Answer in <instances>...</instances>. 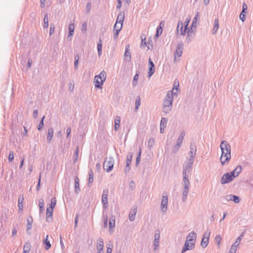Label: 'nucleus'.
I'll list each match as a JSON object with an SVG mask.
<instances>
[{
  "instance_id": "nucleus-62",
  "label": "nucleus",
  "mask_w": 253,
  "mask_h": 253,
  "mask_svg": "<svg viewBox=\"0 0 253 253\" xmlns=\"http://www.w3.org/2000/svg\"><path fill=\"white\" fill-rule=\"evenodd\" d=\"M221 240V237L219 235H216L215 237V240L217 242L218 245L219 244Z\"/></svg>"
},
{
  "instance_id": "nucleus-7",
  "label": "nucleus",
  "mask_w": 253,
  "mask_h": 253,
  "mask_svg": "<svg viewBox=\"0 0 253 253\" xmlns=\"http://www.w3.org/2000/svg\"><path fill=\"white\" fill-rule=\"evenodd\" d=\"M168 197L167 196L162 195L161 203V210L163 213H165L168 210Z\"/></svg>"
},
{
  "instance_id": "nucleus-22",
  "label": "nucleus",
  "mask_w": 253,
  "mask_h": 253,
  "mask_svg": "<svg viewBox=\"0 0 253 253\" xmlns=\"http://www.w3.org/2000/svg\"><path fill=\"white\" fill-rule=\"evenodd\" d=\"M184 136L185 132L184 131H183L181 132L180 136L177 140L176 144L177 146H180L181 145Z\"/></svg>"
},
{
  "instance_id": "nucleus-28",
  "label": "nucleus",
  "mask_w": 253,
  "mask_h": 253,
  "mask_svg": "<svg viewBox=\"0 0 253 253\" xmlns=\"http://www.w3.org/2000/svg\"><path fill=\"white\" fill-rule=\"evenodd\" d=\"M183 182L184 188L189 189L190 182L188 178H183Z\"/></svg>"
},
{
  "instance_id": "nucleus-61",
  "label": "nucleus",
  "mask_w": 253,
  "mask_h": 253,
  "mask_svg": "<svg viewBox=\"0 0 253 253\" xmlns=\"http://www.w3.org/2000/svg\"><path fill=\"white\" fill-rule=\"evenodd\" d=\"M129 165H127V164H126V166L125 167L124 171L126 174L129 171V170L130 169V167H129Z\"/></svg>"
},
{
  "instance_id": "nucleus-34",
  "label": "nucleus",
  "mask_w": 253,
  "mask_h": 253,
  "mask_svg": "<svg viewBox=\"0 0 253 253\" xmlns=\"http://www.w3.org/2000/svg\"><path fill=\"white\" fill-rule=\"evenodd\" d=\"M102 41L100 39L99 40V42L97 44V50H98V54L99 56H100L102 54Z\"/></svg>"
},
{
  "instance_id": "nucleus-9",
  "label": "nucleus",
  "mask_w": 253,
  "mask_h": 253,
  "mask_svg": "<svg viewBox=\"0 0 253 253\" xmlns=\"http://www.w3.org/2000/svg\"><path fill=\"white\" fill-rule=\"evenodd\" d=\"M183 49V43L182 41L179 42L177 45L176 51L174 53V62H176V57H180L182 54Z\"/></svg>"
},
{
  "instance_id": "nucleus-50",
  "label": "nucleus",
  "mask_w": 253,
  "mask_h": 253,
  "mask_svg": "<svg viewBox=\"0 0 253 253\" xmlns=\"http://www.w3.org/2000/svg\"><path fill=\"white\" fill-rule=\"evenodd\" d=\"M39 205L40 210H41V211H42L44 209V201H43V199H40Z\"/></svg>"
},
{
  "instance_id": "nucleus-26",
  "label": "nucleus",
  "mask_w": 253,
  "mask_h": 253,
  "mask_svg": "<svg viewBox=\"0 0 253 253\" xmlns=\"http://www.w3.org/2000/svg\"><path fill=\"white\" fill-rule=\"evenodd\" d=\"M115 126L114 128L115 130H117L120 126V117L117 116L114 120Z\"/></svg>"
},
{
  "instance_id": "nucleus-19",
  "label": "nucleus",
  "mask_w": 253,
  "mask_h": 253,
  "mask_svg": "<svg viewBox=\"0 0 253 253\" xmlns=\"http://www.w3.org/2000/svg\"><path fill=\"white\" fill-rule=\"evenodd\" d=\"M125 18V13L124 12H120L117 17L116 23L123 24Z\"/></svg>"
},
{
  "instance_id": "nucleus-10",
  "label": "nucleus",
  "mask_w": 253,
  "mask_h": 253,
  "mask_svg": "<svg viewBox=\"0 0 253 253\" xmlns=\"http://www.w3.org/2000/svg\"><path fill=\"white\" fill-rule=\"evenodd\" d=\"M197 238V234L194 231H191L190 232L186 237V241L194 244L195 246L196 240Z\"/></svg>"
},
{
  "instance_id": "nucleus-8",
  "label": "nucleus",
  "mask_w": 253,
  "mask_h": 253,
  "mask_svg": "<svg viewBox=\"0 0 253 253\" xmlns=\"http://www.w3.org/2000/svg\"><path fill=\"white\" fill-rule=\"evenodd\" d=\"M189 158L188 161L194 162V158L196 154L197 148L195 143H191L190 146Z\"/></svg>"
},
{
  "instance_id": "nucleus-25",
  "label": "nucleus",
  "mask_w": 253,
  "mask_h": 253,
  "mask_svg": "<svg viewBox=\"0 0 253 253\" xmlns=\"http://www.w3.org/2000/svg\"><path fill=\"white\" fill-rule=\"evenodd\" d=\"M48 236L47 235L45 238L43 240V243L45 244V249L46 250H49L51 248V244L49 242V241L48 240Z\"/></svg>"
},
{
  "instance_id": "nucleus-23",
  "label": "nucleus",
  "mask_w": 253,
  "mask_h": 253,
  "mask_svg": "<svg viewBox=\"0 0 253 253\" xmlns=\"http://www.w3.org/2000/svg\"><path fill=\"white\" fill-rule=\"evenodd\" d=\"M219 21L217 19H215L214 21V25L212 29V34L214 35L217 33L219 28Z\"/></svg>"
},
{
  "instance_id": "nucleus-36",
  "label": "nucleus",
  "mask_w": 253,
  "mask_h": 253,
  "mask_svg": "<svg viewBox=\"0 0 253 253\" xmlns=\"http://www.w3.org/2000/svg\"><path fill=\"white\" fill-rule=\"evenodd\" d=\"M88 183L89 184L92 183L93 181V173L91 169L88 171Z\"/></svg>"
},
{
  "instance_id": "nucleus-40",
  "label": "nucleus",
  "mask_w": 253,
  "mask_h": 253,
  "mask_svg": "<svg viewBox=\"0 0 253 253\" xmlns=\"http://www.w3.org/2000/svg\"><path fill=\"white\" fill-rule=\"evenodd\" d=\"M123 27L122 24H120L118 23H116L114 26V30L117 32H120Z\"/></svg>"
},
{
  "instance_id": "nucleus-24",
  "label": "nucleus",
  "mask_w": 253,
  "mask_h": 253,
  "mask_svg": "<svg viewBox=\"0 0 253 253\" xmlns=\"http://www.w3.org/2000/svg\"><path fill=\"white\" fill-rule=\"evenodd\" d=\"M115 217L114 216H112V217L110 218L109 221V231H111L112 229L115 227Z\"/></svg>"
},
{
  "instance_id": "nucleus-29",
  "label": "nucleus",
  "mask_w": 253,
  "mask_h": 253,
  "mask_svg": "<svg viewBox=\"0 0 253 253\" xmlns=\"http://www.w3.org/2000/svg\"><path fill=\"white\" fill-rule=\"evenodd\" d=\"M74 29L75 26L74 24H70L69 25L68 29H69V35L68 37L72 36L74 33Z\"/></svg>"
},
{
  "instance_id": "nucleus-37",
  "label": "nucleus",
  "mask_w": 253,
  "mask_h": 253,
  "mask_svg": "<svg viewBox=\"0 0 253 253\" xmlns=\"http://www.w3.org/2000/svg\"><path fill=\"white\" fill-rule=\"evenodd\" d=\"M79 56L78 55H75L74 56V68L75 70L78 69Z\"/></svg>"
},
{
  "instance_id": "nucleus-60",
  "label": "nucleus",
  "mask_w": 253,
  "mask_h": 253,
  "mask_svg": "<svg viewBox=\"0 0 253 253\" xmlns=\"http://www.w3.org/2000/svg\"><path fill=\"white\" fill-rule=\"evenodd\" d=\"M91 9V3L88 2L86 4V13H88L90 10Z\"/></svg>"
},
{
  "instance_id": "nucleus-20",
  "label": "nucleus",
  "mask_w": 253,
  "mask_h": 253,
  "mask_svg": "<svg viewBox=\"0 0 253 253\" xmlns=\"http://www.w3.org/2000/svg\"><path fill=\"white\" fill-rule=\"evenodd\" d=\"M188 30V31L187 32V36L186 38V41L187 42H190L191 41L192 39L194 37L195 34L193 31L189 30V29Z\"/></svg>"
},
{
  "instance_id": "nucleus-21",
  "label": "nucleus",
  "mask_w": 253,
  "mask_h": 253,
  "mask_svg": "<svg viewBox=\"0 0 253 253\" xmlns=\"http://www.w3.org/2000/svg\"><path fill=\"white\" fill-rule=\"evenodd\" d=\"M53 135V129L52 127H50L48 129V133L47 136V140L48 142L50 143L52 139Z\"/></svg>"
},
{
  "instance_id": "nucleus-63",
  "label": "nucleus",
  "mask_w": 253,
  "mask_h": 253,
  "mask_svg": "<svg viewBox=\"0 0 253 253\" xmlns=\"http://www.w3.org/2000/svg\"><path fill=\"white\" fill-rule=\"evenodd\" d=\"M179 86V84H178V82L176 83L175 81L174 82V84H173V88L171 90H172L173 91V90H174V89H176V90H178V87Z\"/></svg>"
},
{
  "instance_id": "nucleus-6",
  "label": "nucleus",
  "mask_w": 253,
  "mask_h": 253,
  "mask_svg": "<svg viewBox=\"0 0 253 253\" xmlns=\"http://www.w3.org/2000/svg\"><path fill=\"white\" fill-rule=\"evenodd\" d=\"M234 179L233 175L231 172H228L224 174L220 180L221 184H225L231 182Z\"/></svg>"
},
{
  "instance_id": "nucleus-55",
  "label": "nucleus",
  "mask_w": 253,
  "mask_h": 253,
  "mask_svg": "<svg viewBox=\"0 0 253 253\" xmlns=\"http://www.w3.org/2000/svg\"><path fill=\"white\" fill-rule=\"evenodd\" d=\"M162 31H163L162 27L159 26L157 29L156 36L158 37L159 36V35H161L162 33Z\"/></svg>"
},
{
  "instance_id": "nucleus-64",
  "label": "nucleus",
  "mask_w": 253,
  "mask_h": 253,
  "mask_svg": "<svg viewBox=\"0 0 253 253\" xmlns=\"http://www.w3.org/2000/svg\"><path fill=\"white\" fill-rule=\"evenodd\" d=\"M237 249V248L234 247L233 246H231V249H230L228 253H235Z\"/></svg>"
},
{
  "instance_id": "nucleus-31",
  "label": "nucleus",
  "mask_w": 253,
  "mask_h": 253,
  "mask_svg": "<svg viewBox=\"0 0 253 253\" xmlns=\"http://www.w3.org/2000/svg\"><path fill=\"white\" fill-rule=\"evenodd\" d=\"M209 241V239L203 238L201 243V246L203 248H205L208 246Z\"/></svg>"
},
{
  "instance_id": "nucleus-42",
  "label": "nucleus",
  "mask_w": 253,
  "mask_h": 253,
  "mask_svg": "<svg viewBox=\"0 0 253 253\" xmlns=\"http://www.w3.org/2000/svg\"><path fill=\"white\" fill-rule=\"evenodd\" d=\"M132 158V154L131 153H129L126 156V164L127 165H130L131 162V160Z\"/></svg>"
},
{
  "instance_id": "nucleus-41",
  "label": "nucleus",
  "mask_w": 253,
  "mask_h": 253,
  "mask_svg": "<svg viewBox=\"0 0 253 253\" xmlns=\"http://www.w3.org/2000/svg\"><path fill=\"white\" fill-rule=\"evenodd\" d=\"M141 104V100L139 96H138L135 100V110H138Z\"/></svg>"
},
{
  "instance_id": "nucleus-32",
  "label": "nucleus",
  "mask_w": 253,
  "mask_h": 253,
  "mask_svg": "<svg viewBox=\"0 0 253 253\" xmlns=\"http://www.w3.org/2000/svg\"><path fill=\"white\" fill-rule=\"evenodd\" d=\"M30 244L26 243L23 247V253H29L30 250Z\"/></svg>"
},
{
  "instance_id": "nucleus-47",
  "label": "nucleus",
  "mask_w": 253,
  "mask_h": 253,
  "mask_svg": "<svg viewBox=\"0 0 253 253\" xmlns=\"http://www.w3.org/2000/svg\"><path fill=\"white\" fill-rule=\"evenodd\" d=\"M210 234H211V231L209 229H207L204 233L203 238H207V239H209L210 237Z\"/></svg>"
},
{
  "instance_id": "nucleus-30",
  "label": "nucleus",
  "mask_w": 253,
  "mask_h": 253,
  "mask_svg": "<svg viewBox=\"0 0 253 253\" xmlns=\"http://www.w3.org/2000/svg\"><path fill=\"white\" fill-rule=\"evenodd\" d=\"M136 213V209H134L133 212H130L129 214V219L130 221H132L135 219V215Z\"/></svg>"
},
{
  "instance_id": "nucleus-56",
  "label": "nucleus",
  "mask_w": 253,
  "mask_h": 253,
  "mask_svg": "<svg viewBox=\"0 0 253 253\" xmlns=\"http://www.w3.org/2000/svg\"><path fill=\"white\" fill-rule=\"evenodd\" d=\"M14 159V154L12 151H10L8 156V160L9 162H12Z\"/></svg>"
},
{
  "instance_id": "nucleus-44",
  "label": "nucleus",
  "mask_w": 253,
  "mask_h": 253,
  "mask_svg": "<svg viewBox=\"0 0 253 253\" xmlns=\"http://www.w3.org/2000/svg\"><path fill=\"white\" fill-rule=\"evenodd\" d=\"M113 250V245L111 242L107 245L106 253H112Z\"/></svg>"
},
{
  "instance_id": "nucleus-57",
  "label": "nucleus",
  "mask_w": 253,
  "mask_h": 253,
  "mask_svg": "<svg viewBox=\"0 0 253 253\" xmlns=\"http://www.w3.org/2000/svg\"><path fill=\"white\" fill-rule=\"evenodd\" d=\"M87 29V23L86 22L83 23L82 26V31L84 32H85L86 31Z\"/></svg>"
},
{
  "instance_id": "nucleus-16",
  "label": "nucleus",
  "mask_w": 253,
  "mask_h": 253,
  "mask_svg": "<svg viewBox=\"0 0 253 253\" xmlns=\"http://www.w3.org/2000/svg\"><path fill=\"white\" fill-rule=\"evenodd\" d=\"M52 212L53 209L51 208H47L46 209V221L50 222L52 219Z\"/></svg>"
},
{
  "instance_id": "nucleus-13",
  "label": "nucleus",
  "mask_w": 253,
  "mask_h": 253,
  "mask_svg": "<svg viewBox=\"0 0 253 253\" xmlns=\"http://www.w3.org/2000/svg\"><path fill=\"white\" fill-rule=\"evenodd\" d=\"M96 248L97 253H102L104 248L103 240L102 238H99L97 240Z\"/></svg>"
},
{
  "instance_id": "nucleus-5",
  "label": "nucleus",
  "mask_w": 253,
  "mask_h": 253,
  "mask_svg": "<svg viewBox=\"0 0 253 253\" xmlns=\"http://www.w3.org/2000/svg\"><path fill=\"white\" fill-rule=\"evenodd\" d=\"M114 164V160L113 158H109L108 160H106L104 161L103 164V168L106 172H109L112 170Z\"/></svg>"
},
{
  "instance_id": "nucleus-35",
  "label": "nucleus",
  "mask_w": 253,
  "mask_h": 253,
  "mask_svg": "<svg viewBox=\"0 0 253 253\" xmlns=\"http://www.w3.org/2000/svg\"><path fill=\"white\" fill-rule=\"evenodd\" d=\"M79 147L77 146L76 148L74 156V163H75L78 160V156H79Z\"/></svg>"
},
{
  "instance_id": "nucleus-39",
  "label": "nucleus",
  "mask_w": 253,
  "mask_h": 253,
  "mask_svg": "<svg viewBox=\"0 0 253 253\" xmlns=\"http://www.w3.org/2000/svg\"><path fill=\"white\" fill-rule=\"evenodd\" d=\"M155 143V139L153 138H150L148 142V148L151 149L154 146V144Z\"/></svg>"
},
{
  "instance_id": "nucleus-33",
  "label": "nucleus",
  "mask_w": 253,
  "mask_h": 253,
  "mask_svg": "<svg viewBox=\"0 0 253 253\" xmlns=\"http://www.w3.org/2000/svg\"><path fill=\"white\" fill-rule=\"evenodd\" d=\"M168 122V119L166 118L162 117L161 118L160 126L163 127H166Z\"/></svg>"
},
{
  "instance_id": "nucleus-17",
  "label": "nucleus",
  "mask_w": 253,
  "mask_h": 253,
  "mask_svg": "<svg viewBox=\"0 0 253 253\" xmlns=\"http://www.w3.org/2000/svg\"><path fill=\"white\" fill-rule=\"evenodd\" d=\"M79 182L80 179L77 176H76L75 178V193L77 194H78L81 191Z\"/></svg>"
},
{
  "instance_id": "nucleus-49",
  "label": "nucleus",
  "mask_w": 253,
  "mask_h": 253,
  "mask_svg": "<svg viewBox=\"0 0 253 253\" xmlns=\"http://www.w3.org/2000/svg\"><path fill=\"white\" fill-rule=\"evenodd\" d=\"M231 201H234L236 204H238L240 202V198L237 196L232 195Z\"/></svg>"
},
{
  "instance_id": "nucleus-11",
  "label": "nucleus",
  "mask_w": 253,
  "mask_h": 253,
  "mask_svg": "<svg viewBox=\"0 0 253 253\" xmlns=\"http://www.w3.org/2000/svg\"><path fill=\"white\" fill-rule=\"evenodd\" d=\"M108 190L105 189L103 191V194L102 195V203L103 204V207L104 209L108 208Z\"/></svg>"
},
{
  "instance_id": "nucleus-52",
  "label": "nucleus",
  "mask_w": 253,
  "mask_h": 253,
  "mask_svg": "<svg viewBox=\"0 0 253 253\" xmlns=\"http://www.w3.org/2000/svg\"><path fill=\"white\" fill-rule=\"evenodd\" d=\"M154 250H156L158 249L159 246V240H154Z\"/></svg>"
},
{
  "instance_id": "nucleus-51",
  "label": "nucleus",
  "mask_w": 253,
  "mask_h": 253,
  "mask_svg": "<svg viewBox=\"0 0 253 253\" xmlns=\"http://www.w3.org/2000/svg\"><path fill=\"white\" fill-rule=\"evenodd\" d=\"M140 156H141V150H140L139 154L136 159V164H135L136 166H138V164L139 163V162L140 161V159H141Z\"/></svg>"
},
{
  "instance_id": "nucleus-18",
  "label": "nucleus",
  "mask_w": 253,
  "mask_h": 253,
  "mask_svg": "<svg viewBox=\"0 0 253 253\" xmlns=\"http://www.w3.org/2000/svg\"><path fill=\"white\" fill-rule=\"evenodd\" d=\"M242 171V167L241 166H238L235 169L230 172L232 175H233V176L235 177L238 176V175L240 173V172Z\"/></svg>"
},
{
  "instance_id": "nucleus-27",
  "label": "nucleus",
  "mask_w": 253,
  "mask_h": 253,
  "mask_svg": "<svg viewBox=\"0 0 253 253\" xmlns=\"http://www.w3.org/2000/svg\"><path fill=\"white\" fill-rule=\"evenodd\" d=\"M188 193H189V189L183 188V191L182 192V200L183 202H185L186 201Z\"/></svg>"
},
{
  "instance_id": "nucleus-58",
  "label": "nucleus",
  "mask_w": 253,
  "mask_h": 253,
  "mask_svg": "<svg viewBox=\"0 0 253 253\" xmlns=\"http://www.w3.org/2000/svg\"><path fill=\"white\" fill-rule=\"evenodd\" d=\"M104 218V227L106 228L108 226V217L107 216H103Z\"/></svg>"
},
{
  "instance_id": "nucleus-53",
  "label": "nucleus",
  "mask_w": 253,
  "mask_h": 253,
  "mask_svg": "<svg viewBox=\"0 0 253 253\" xmlns=\"http://www.w3.org/2000/svg\"><path fill=\"white\" fill-rule=\"evenodd\" d=\"M54 28H55V27H54V24H51L50 25V30H49V35L50 36H51V35H52L54 33Z\"/></svg>"
},
{
  "instance_id": "nucleus-43",
  "label": "nucleus",
  "mask_w": 253,
  "mask_h": 253,
  "mask_svg": "<svg viewBox=\"0 0 253 253\" xmlns=\"http://www.w3.org/2000/svg\"><path fill=\"white\" fill-rule=\"evenodd\" d=\"M23 200H24V198L23 197H20L18 199V207H19V209L21 210L23 209L22 203H23Z\"/></svg>"
},
{
  "instance_id": "nucleus-46",
  "label": "nucleus",
  "mask_w": 253,
  "mask_h": 253,
  "mask_svg": "<svg viewBox=\"0 0 253 253\" xmlns=\"http://www.w3.org/2000/svg\"><path fill=\"white\" fill-rule=\"evenodd\" d=\"M56 203V199L55 198H53L51 200V204L49 208H51L52 209L55 207Z\"/></svg>"
},
{
  "instance_id": "nucleus-54",
  "label": "nucleus",
  "mask_w": 253,
  "mask_h": 253,
  "mask_svg": "<svg viewBox=\"0 0 253 253\" xmlns=\"http://www.w3.org/2000/svg\"><path fill=\"white\" fill-rule=\"evenodd\" d=\"M44 116H43V117L42 118V120L39 125V126H38V129L39 130H40L41 128L43 126V121H44Z\"/></svg>"
},
{
  "instance_id": "nucleus-38",
  "label": "nucleus",
  "mask_w": 253,
  "mask_h": 253,
  "mask_svg": "<svg viewBox=\"0 0 253 253\" xmlns=\"http://www.w3.org/2000/svg\"><path fill=\"white\" fill-rule=\"evenodd\" d=\"M44 25L43 27L45 28H47L48 26V15L47 14H45L44 15V19H43Z\"/></svg>"
},
{
  "instance_id": "nucleus-3",
  "label": "nucleus",
  "mask_w": 253,
  "mask_h": 253,
  "mask_svg": "<svg viewBox=\"0 0 253 253\" xmlns=\"http://www.w3.org/2000/svg\"><path fill=\"white\" fill-rule=\"evenodd\" d=\"M106 79V74L104 71H102L98 75L94 77V84L96 88H101L103 83Z\"/></svg>"
},
{
  "instance_id": "nucleus-15",
  "label": "nucleus",
  "mask_w": 253,
  "mask_h": 253,
  "mask_svg": "<svg viewBox=\"0 0 253 253\" xmlns=\"http://www.w3.org/2000/svg\"><path fill=\"white\" fill-rule=\"evenodd\" d=\"M195 246L193 243H190L185 241L184 245L182 249L181 253H184L188 250H191L194 249Z\"/></svg>"
},
{
  "instance_id": "nucleus-2",
  "label": "nucleus",
  "mask_w": 253,
  "mask_h": 253,
  "mask_svg": "<svg viewBox=\"0 0 253 253\" xmlns=\"http://www.w3.org/2000/svg\"><path fill=\"white\" fill-rule=\"evenodd\" d=\"M174 95H177V92L172 90H169L167 92L163 103V111L165 114L169 113L172 110Z\"/></svg>"
},
{
  "instance_id": "nucleus-59",
  "label": "nucleus",
  "mask_w": 253,
  "mask_h": 253,
  "mask_svg": "<svg viewBox=\"0 0 253 253\" xmlns=\"http://www.w3.org/2000/svg\"><path fill=\"white\" fill-rule=\"evenodd\" d=\"M232 195H226L224 197V200L226 201H227V202L231 201L232 200Z\"/></svg>"
},
{
  "instance_id": "nucleus-45",
  "label": "nucleus",
  "mask_w": 253,
  "mask_h": 253,
  "mask_svg": "<svg viewBox=\"0 0 253 253\" xmlns=\"http://www.w3.org/2000/svg\"><path fill=\"white\" fill-rule=\"evenodd\" d=\"M155 72V67H150L148 72V77L150 78L152 76Z\"/></svg>"
},
{
  "instance_id": "nucleus-12",
  "label": "nucleus",
  "mask_w": 253,
  "mask_h": 253,
  "mask_svg": "<svg viewBox=\"0 0 253 253\" xmlns=\"http://www.w3.org/2000/svg\"><path fill=\"white\" fill-rule=\"evenodd\" d=\"M187 30H188L187 29H185V28H184V29H183V24L182 22L179 21L177 24L176 29V32L177 34H178V32H180V33L181 35L184 36L186 33L187 32Z\"/></svg>"
},
{
  "instance_id": "nucleus-48",
  "label": "nucleus",
  "mask_w": 253,
  "mask_h": 253,
  "mask_svg": "<svg viewBox=\"0 0 253 253\" xmlns=\"http://www.w3.org/2000/svg\"><path fill=\"white\" fill-rule=\"evenodd\" d=\"M138 77H139V75H138V73H136L134 77H133V81H132V85L133 86H135L137 84V80H138Z\"/></svg>"
},
{
  "instance_id": "nucleus-14",
  "label": "nucleus",
  "mask_w": 253,
  "mask_h": 253,
  "mask_svg": "<svg viewBox=\"0 0 253 253\" xmlns=\"http://www.w3.org/2000/svg\"><path fill=\"white\" fill-rule=\"evenodd\" d=\"M129 45L126 46L125 52L124 54V60L127 62H130L131 60V53L129 50Z\"/></svg>"
},
{
  "instance_id": "nucleus-4",
  "label": "nucleus",
  "mask_w": 253,
  "mask_h": 253,
  "mask_svg": "<svg viewBox=\"0 0 253 253\" xmlns=\"http://www.w3.org/2000/svg\"><path fill=\"white\" fill-rule=\"evenodd\" d=\"M194 162H190L183 166L182 176L183 178H188V176L191 174L192 167Z\"/></svg>"
},
{
  "instance_id": "nucleus-1",
  "label": "nucleus",
  "mask_w": 253,
  "mask_h": 253,
  "mask_svg": "<svg viewBox=\"0 0 253 253\" xmlns=\"http://www.w3.org/2000/svg\"><path fill=\"white\" fill-rule=\"evenodd\" d=\"M220 148L221 150L220 161L223 166L231 159V146L226 140H222L220 144Z\"/></svg>"
}]
</instances>
